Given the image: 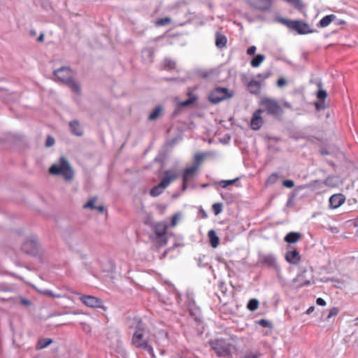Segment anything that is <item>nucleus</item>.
Returning a JSON list of instances; mask_svg holds the SVG:
<instances>
[{"label": "nucleus", "instance_id": "f257e3e1", "mask_svg": "<svg viewBox=\"0 0 358 358\" xmlns=\"http://www.w3.org/2000/svg\"><path fill=\"white\" fill-rule=\"evenodd\" d=\"M133 328L134 329L131 344L137 348L146 350L152 358H156L154 349L149 340L150 330L146 324L140 318H134Z\"/></svg>", "mask_w": 358, "mask_h": 358}, {"label": "nucleus", "instance_id": "f03ea898", "mask_svg": "<svg viewBox=\"0 0 358 358\" xmlns=\"http://www.w3.org/2000/svg\"><path fill=\"white\" fill-rule=\"evenodd\" d=\"M49 173L53 176H61L66 181H71L74 178V171L64 156H62L57 163L49 168Z\"/></svg>", "mask_w": 358, "mask_h": 358}, {"label": "nucleus", "instance_id": "7ed1b4c3", "mask_svg": "<svg viewBox=\"0 0 358 358\" xmlns=\"http://www.w3.org/2000/svg\"><path fill=\"white\" fill-rule=\"evenodd\" d=\"M54 74L59 81L67 85L73 92L80 94V85L72 79L73 72L69 68L62 67L55 70Z\"/></svg>", "mask_w": 358, "mask_h": 358}, {"label": "nucleus", "instance_id": "20e7f679", "mask_svg": "<svg viewBox=\"0 0 358 358\" xmlns=\"http://www.w3.org/2000/svg\"><path fill=\"white\" fill-rule=\"evenodd\" d=\"M277 21L286 26L290 30L296 31L299 35L307 34L313 32L308 24L302 20H292L283 17H278Z\"/></svg>", "mask_w": 358, "mask_h": 358}, {"label": "nucleus", "instance_id": "39448f33", "mask_svg": "<svg viewBox=\"0 0 358 358\" xmlns=\"http://www.w3.org/2000/svg\"><path fill=\"white\" fill-rule=\"evenodd\" d=\"M264 112L274 117H280L283 114V109L277 100L270 97H263L259 101Z\"/></svg>", "mask_w": 358, "mask_h": 358}, {"label": "nucleus", "instance_id": "423d86ee", "mask_svg": "<svg viewBox=\"0 0 358 358\" xmlns=\"http://www.w3.org/2000/svg\"><path fill=\"white\" fill-rule=\"evenodd\" d=\"M209 345L217 356H229L234 348L233 345L224 338H216L210 341Z\"/></svg>", "mask_w": 358, "mask_h": 358}, {"label": "nucleus", "instance_id": "0eeeda50", "mask_svg": "<svg viewBox=\"0 0 358 358\" xmlns=\"http://www.w3.org/2000/svg\"><path fill=\"white\" fill-rule=\"evenodd\" d=\"M234 96V92L226 87H218L214 89L208 95L210 103L216 104Z\"/></svg>", "mask_w": 358, "mask_h": 358}, {"label": "nucleus", "instance_id": "6e6552de", "mask_svg": "<svg viewBox=\"0 0 358 358\" xmlns=\"http://www.w3.org/2000/svg\"><path fill=\"white\" fill-rule=\"evenodd\" d=\"M168 225L164 222H158L154 226V232L157 236V244L159 247L167 243L166 233Z\"/></svg>", "mask_w": 358, "mask_h": 358}, {"label": "nucleus", "instance_id": "1a4fd4ad", "mask_svg": "<svg viewBox=\"0 0 358 358\" xmlns=\"http://www.w3.org/2000/svg\"><path fill=\"white\" fill-rule=\"evenodd\" d=\"M71 293L79 295L80 300L86 306L93 308H99L102 307V301L94 296L91 295H83L79 292L71 291Z\"/></svg>", "mask_w": 358, "mask_h": 358}, {"label": "nucleus", "instance_id": "9d476101", "mask_svg": "<svg viewBox=\"0 0 358 358\" xmlns=\"http://www.w3.org/2000/svg\"><path fill=\"white\" fill-rule=\"evenodd\" d=\"M199 169L198 164H194L190 167L185 169L182 173V190L185 191L190 182H192L196 175Z\"/></svg>", "mask_w": 358, "mask_h": 358}, {"label": "nucleus", "instance_id": "9b49d317", "mask_svg": "<svg viewBox=\"0 0 358 358\" xmlns=\"http://www.w3.org/2000/svg\"><path fill=\"white\" fill-rule=\"evenodd\" d=\"M263 113L264 110L262 108L257 109L253 112L249 124L251 129L257 131L263 126L264 123V120L262 117Z\"/></svg>", "mask_w": 358, "mask_h": 358}, {"label": "nucleus", "instance_id": "f8f14e48", "mask_svg": "<svg viewBox=\"0 0 358 358\" xmlns=\"http://www.w3.org/2000/svg\"><path fill=\"white\" fill-rule=\"evenodd\" d=\"M178 178V173L174 170H166L160 182L161 185L165 188L169 187L171 182L176 180Z\"/></svg>", "mask_w": 358, "mask_h": 358}, {"label": "nucleus", "instance_id": "ddd939ff", "mask_svg": "<svg viewBox=\"0 0 358 358\" xmlns=\"http://www.w3.org/2000/svg\"><path fill=\"white\" fill-rule=\"evenodd\" d=\"M345 196L343 194H334L329 198V208L336 209L345 202Z\"/></svg>", "mask_w": 358, "mask_h": 358}, {"label": "nucleus", "instance_id": "4468645a", "mask_svg": "<svg viewBox=\"0 0 358 358\" xmlns=\"http://www.w3.org/2000/svg\"><path fill=\"white\" fill-rule=\"evenodd\" d=\"M243 82L247 85L248 91L251 94H258L260 92V89L262 87L260 82L255 80H251L250 81L247 82L246 77L243 79Z\"/></svg>", "mask_w": 358, "mask_h": 358}, {"label": "nucleus", "instance_id": "2eb2a0df", "mask_svg": "<svg viewBox=\"0 0 358 358\" xmlns=\"http://www.w3.org/2000/svg\"><path fill=\"white\" fill-rule=\"evenodd\" d=\"M285 259L291 264L298 265L301 261V255L296 250L287 251L285 254Z\"/></svg>", "mask_w": 358, "mask_h": 358}, {"label": "nucleus", "instance_id": "dca6fc26", "mask_svg": "<svg viewBox=\"0 0 358 358\" xmlns=\"http://www.w3.org/2000/svg\"><path fill=\"white\" fill-rule=\"evenodd\" d=\"M273 3V0H257L252 6L261 11H268L271 9Z\"/></svg>", "mask_w": 358, "mask_h": 358}, {"label": "nucleus", "instance_id": "f3484780", "mask_svg": "<svg viewBox=\"0 0 358 358\" xmlns=\"http://www.w3.org/2000/svg\"><path fill=\"white\" fill-rule=\"evenodd\" d=\"M22 250L27 254L34 255L37 252V245L36 243L34 241H25L22 246Z\"/></svg>", "mask_w": 358, "mask_h": 358}, {"label": "nucleus", "instance_id": "a211bd4d", "mask_svg": "<svg viewBox=\"0 0 358 358\" xmlns=\"http://www.w3.org/2000/svg\"><path fill=\"white\" fill-rule=\"evenodd\" d=\"M97 201V196H93L90 198L88 201L83 206L84 208H89L91 210L96 209L100 213H103L104 211V206H96L94 204L96 201Z\"/></svg>", "mask_w": 358, "mask_h": 358}, {"label": "nucleus", "instance_id": "6ab92c4d", "mask_svg": "<svg viewBox=\"0 0 358 358\" xmlns=\"http://www.w3.org/2000/svg\"><path fill=\"white\" fill-rule=\"evenodd\" d=\"M208 237L209 238L211 247L213 248H217L220 244V238L217 235L215 231L213 229L210 230L208 232Z\"/></svg>", "mask_w": 358, "mask_h": 358}, {"label": "nucleus", "instance_id": "aec40b11", "mask_svg": "<svg viewBox=\"0 0 358 358\" xmlns=\"http://www.w3.org/2000/svg\"><path fill=\"white\" fill-rule=\"evenodd\" d=\"M301 238V234L298 232H289L284 238V241L289 243H295Z\"/></svg>", "mask_w": 358, "mask_h": 358}, {"label": "nucleus", "instance_id": "412c9836", "mask_svg": "<svg viewBox=\"0 0 358 358\" xmlns=\"http://www.w3.org/2000/svg\"><path fill=\"white\" fill-rule=\"evenodd\" d=\"M227 42V37L220 34L216 33L215 34V45L218 48H223L226 46Z\"/></svg>", "mask_w": 358, "mask_h": 358}, {"label": "nucleus", "instance_id": "4be33fe9", "mask_svg": "<svg viewBox=\"0 0 358 358\" xmlns=\"http://www.w3.org/2000/svg\"><path fill=\"white\" fill-rule=\"evenodd\" d=\"M69 127L71 128V132L76 135L80 136L83 135V132L80 126L79 122L77 120L72 121L69 123Z\"/></svg>", "mask_w": 358, "mask_h": 358}, {"label": "nucleus", "instance_id": "5701e85b", "mask_svg": "<svg viewBox=\"0 0 358 358\" xmlns=\"http://www.w3.org/2000/svg\"><path fill=\"white\" fill-rule=\"evenodd\" d=\"M336 18V16L333 14L326 15L320 20L319 22V26L321 27H326L329 26L331 24V22L335 20Z\"/></svg>", "mask_w": 358, "mask_h": 358}, {"label": "nucleus", "instance_id": "b1692460", "mask_svg": "<svg viewBox=\"0 0 358 358\" xmlns=\"http://www.w3.org/2000/svg\"><path fill=\"white\" fill-rule=\"evenodd\" d=\"M53 342L52 338H41L39 339L37 342L36 348V350H42L46 347H48L49 345H50Z\"/></svg>", "mask_w": 358, "mask_h": 358}, {"label": "nucleus", "instance_id": "393cba45", "mask_svg": "<svg viewBox=\"0 0 358 358\" xmlns=\"http://www.w3.org/2000/svg\"><path fill=\"white\" fill-rule=\"evenodd\" d=\"M166 188L164 186L161 185V183L159 182L157 185L154 186L150 191V196L153 197H156L159 196L161 194L163 193Z\"/></svg>", "mask_w": 358, "mask_h": 358}, {"label": "nucleus", "instance_id": "a878e982", "mask_svg": "<svg viewBox=\"0 0 358 358\" xmlns=\"http://www.w3.org/2000/svg\"><path fill=\"white\" fill-rule=\"evenodd\" d=\"M265 57L264 55L259 54L256 55L252 60H251V66L252 67H258L264 60Z\"/></svg>", "mask_w": 358, "mask_h": 358}, {"label": "nucleus", "instance_id": "bb28decb", "mask_svg": "<svg viewBox=\"0 0 358 358\" xmlns=\"http://www.w3.org/2000/svg\"><path fill=\"white\" fill-rule=\"evenodd\" d=\"M176 64L175 62L170 59H164L163 62V69L166 70H172L176 69Z\"/></svg>", "mask_w": 358, "mask_h": 358}, {"label": "nucleus", "instance_id": "cd10ccee", "mask_svg": "<svg viewBox=\"0 0 358 358\" xmlns=\"http://www.w3.org/2000/svg\"><path fill=\"white\" fill-rule=\"evenodd\" d=\"M162 111V108L161 106L156 107L154 110L149 115V120H154L159 117L161 115V113Z\"/></svg>", "mask_w": 358, "mask_h": 358}, {"label": "nucleus", "instance_id": "c85d7f7f", "mask_svg": "<svg viewBox=\"0 0 358 358\" xmlns=\"http://www.w3.org/2000/svg\"><path fill=\"white\" fill-rule=\"evenodd\" d=\"M259 306V301L256 299H250L247 305V308L251 310L254 311L256 310L258 308Z\"/></svg>", "mask_w": 358, "mask_h": 358}, {"label": "nucleus", "instance_id": "c756f323", "mask_svg": "<svg viewBox=\"0 0 358 358\" xmlns=\"http://www.w3.org/2000/svg\"><path fill=\"white\" fill-rule=\"evenodd\" d=\"M278 179V176L277 173H272L271 175H270L266 181V185H273L275 184L277 180Z\"/></svg>", "mask_w": 358, "mask_h": 358}, {"label": "nucleus", "instance_id": "7c9ffc66", "mask_svg": "<svg viewBox=\"0 0 358 358\" xmlns=\"http://www.w3.org/2000/svg\"><path fill=\"white\" fill-rule=\"evenodd\" d=\"M212 210L215 215H219L222 210V204L221 203H215L212 206Z\"/></svg>", "mask_w": 358, "mask_h": 358}, {"label": "nucleus", "instance_id": "2f4dec72", "mask_svg": "<svg viewBox=\"0 0 358 358\" xmlns=\"http://www.w3.org/2000/svg\"><path fill=\"white\" fill-rule=\"evenodd\" d=\"M44 295L52 297V298H64L66 297L65 295L59 294H54L52 291L46 289L42 292Z\"/></svg>", "mask_w": 358, "mask_h": 358}, {"label": "nucleus", "instance_id": "473e14b6", "mask_svg": "<svg viewBox=\"0 0 358 358\" xmlns=\"http://www.w3.org/2000/svg\"><path fill=\"white\" fill-rule=\"evenodd\" d=\"M171 22V19L169 17H164L159 19L156 21V25L158 27L165 26Z\"/></svg>", "mask_w": 358, "mask_h": 358}, {"label": "nucleus", "instance_id": "72a5a7b5", "mask_svg": "<svg viewBox=\"0 0 358 358\" xmlns=\"http://www.w3.org/2000/svg\"><path fill=\"white\" fill-rule=\"evenodd\" d=\"M236 180H238V178L234 180H222L220 182V185L222 188H226L227 186L234 184Z\"/></svg>", "mask_w": 358, "mask_h": 358}, {"label": "nucleus", "instance_id": "f704fd0d", "mask_svg": "<svg viewBox=\"0 0 358 358\" xmlns=\"http://www.w3.org/2000/svg\"><path fill=\"white\" fill-rule=\"evenodd\" d=\"M196 97H195V96L190 97L188 99L181 102L180 106H189V105L194 103L196 101Z\"/></svg>", "mask_w": 358, "mask_h": 358}, {"label": "nucleus", "instance_id": "c9c22d12", "mask_svg": "<svg viewBox=\"0 0 358 358\" xmlns=\"http://www.w3.org/2000/svg\"><path fill=\"white\" fill-rule=\"evenodd\" d=\"M317 97L320 100H324L327 97V93L325 90L321 89L317 92Z\"/></svg>", "mask_w": 358, "mask_h": 358}, {"label": "nucleus", "instance_id": "e433bc0d", "mask_svg": "<svg viewBox=\"0 0 358 358\" xmlns=\"http://www.w3.org/2000/svg\"><path fill=\"white\" fill-rule=\"evenodd\" d=\"M338 312H339V310H338V308H336V307L332 308L329 310V315L327 316V319H329V318H331L333 316L337 315Z\"/></svg>", "mask_w": 358, "mask_h": 358}, {"label": "nucleus", "instance_id": "4c0bfd02", "mask_svg": "<svg viewBox=\"0 0 358 358\" xmlns=\"http://www.w3.org/2000/svg\"><path fill=\"white\" fill-rule=\"evenodd\" d=\"M282 185L287 188H292L294 186V182L292 180H285L282 182Z\"/></svg>", "mask_w": 358, "mask_h": 358}, {"label": "nucleus", "instance_id": "58836bf2", "mask_svg": "<svg viewBox=\"0 0 358 358\" xmlns=\"http://www.w3.org/2000/svg\"><path fill=\"white\" fill-rule=\"evenodd\" d=\"M55 138L50 136H48L46 139L45 145L47 147L52 146L55 144Z\"/></svg>", "mask_w": 358, "mask_h": 358}, {"label": "nucleus", "instance_id": "ea45409f", "mask_svg": "<svg viewBox=\"0 0 358 358\" xmlns=\"http://www.w3.org/2000/svg\"><path fill=\"white\" fill-rule=\"evenodd\" d=\"M179 219V215L176 214L171 218V227H176L178 224V220Z\"/></svg>", "mask_w": 358, "mask_h": 358}, {"label": "nucleus", "instance_id": "a19ab883", "mask_svg": "<svg viewBox=\"0 0 358 358\" xmlns=\"http://www.w3.org/2000/svg\"><path fill=\"white\" fill-rule=\"evenodd\" d=\"M264 262H266L269 265H273L275 260L274 258L271 256H268L264 257Z\"/></svg>", "mask_w": 358, "mask_h": 358}, {"label": "nucleus", "instance_id": "79ce46f5", "mask_svg": "<svg viewBox=\"0 0 358 358\" xmlns=\"http://www.w3.org/2000/svg\"><path fill=\"white\" fill-rule=\"evenodd\" d=\"M260 354L250 352L248 353L244 358H260Z\"/></svg>", "mask_w": 358, "mask_h": 358}, {"label": "nucleus", "instance_id": "37998d69", "mask_svg": "<svg viewBox=\"0 0 358 358\" xmlns=\"http://www.w3.org/2000/svg\"><path fill=\"white\" fill-rule=\"evenodd\" d=\"M278 87H281L286 85V80L283 78H280L277 81Z\"/></svg>", "mask_w": 358, "mask_h": 358}, {"label": "nucleus", "instance_id": "c03bdc74", "mask_svg": "<svg viewBox=\"0 0 358 358\" xmlns=\"http://www.w3.org/2000/svg\"><path fill=\"white\" fill-rule=\"evenodd\" d=\"M256 51V47L255 46H250L247 50V54L249 55H254Z\"/></svg>", "mask_w": 358, "mask_h": 358}, {"label": "nucleus", "instance_id": "a18cd8bd", "mask_svg": "<svg viewBox=\"0 0 358 358\" xmlns=\"http://www.w3.org/2000/svg\"><path fill=\"white\" fill-rule=\"evenodd\" d=\"M316 303L319 306H326V301L322 298H317L316 300Z\"/></svg>", "mask_w": 358, "mask_h": 358}, {"label": "nucleus", "instance_id": "49530a36", "mask_svg": "<svg viewBox=\"0 0 358 358\" xmlns=\"http://www.w3.org/2000/svg\"><path fill=\"white\" fill-rule=\"evenodd\" d=\"M259 324L264 327H266L268 326V322L263 319L259 321Z\"/></svg>", "mask_w": 358, "mask_h": 358}, {"label": "nucleus", "instance_id": "de8ad7c7", "mask_svg": "<svg viewBox=\"0 0 358 358\" xmlns=\"http://www.w3.org/2000/svg\"><path fill=\"white\" fill-rule=\"evenodd\" d=\"M21 303L25 306H29L30 305V301L28 300V299H24V298H22L21 300H20Z\"/></svg>", "mask_w": 358, "mask_h": 358}, {"label": "nucleus", "instance_id": "09e8293b", "mask_svg": "<svg viewBox=\"0 0 358 358\" xmlns=\"http://www.w3.org/2000/svg\"><path fill=\"white\" fill-rule=\"evenodd\" d=\"M314 310H315V307L314 306H310L306 310V314L310 315V313H312L314 311Z\"/></svg>", "mask_w": 358, "mask_h": 358}, {"label": "nucleus", "instance_id": "8fccbe9b", "mask_svg": "<svg viewBox=\"0 0 358 358\" xmlns=\"http://www.w3.org/2000/svg\"><path fill=\"white\" fill-rule=\"evenodd\" d=\"M43 39H44V34H41L38 36V38L37 41H39V42H42V41H43Z\"/></svg>", "mask_w": 358, "mask_h": 358}, {"label": "nucleus", "instance_id": "3c124183", "mask_svg": "<svg viewBox=\"0 0 358 358\" xmlns=\"http://www.w3.org/2000/svg\"><path fill=\"white\" fill-rule=\"evenodd\" d=\"M283 105L285 107L288 108H290L292 107L291 104L287 102H285Z\"/></svg>", "mask_w": 358, "mask_h": 358}, {"label": "nucleus", "instance_id": "603ef678", "mask_svg": "<svg viewBox=\"0 0 358 358\" xmlns=\"http://www.w3.org/2000/svg\"><path fill=\"white\" fill-rule=\"evenodd\" d=\"M195 158L197 161H199L202 159V156L200 155H196Z\"/></svg>", "mask_w": 358, "mask_h": 358}, {"label": "nucleus", "instance_id": "864d4df0", "mask_svg": "<svg viewBox=\"0 0 358 358\" xmlns=\"http://www.w3.org/2000/svg\"><path fill=\"white\" fill-rule=\"evenodd\" d=\"M302 285H310V280H306L301 283Z\"/></svg>", "mask_w": 358, "mask_h": 358}, {"label": "nucleus", "instance_id": "5fc2aeb1", "mask_svg": "<svg viewBox=\"0 0 358 358\" xmlns=\"http://www.w3.org/2000/svg\"><path fill=\"white\" fill-rule=\"evenodd\" d=\"M315 106H316V108H320V106H319V104H318V103H316V104H315Z\"/></svg>", "mask_w": 358, "mask_h": 358}, {"label": "nucleus", "instance_id": "6e6d98bb", "mask_svg": "<svg viewBox=\"0 0 358 358\" xmlns=\"http://www.w3.org/2000/svg\"><path fill=\"white\" fill-rule=\"evenodd\" d=\"M301 275H299L298 276V280H301Z\"/></svg>", "mask_w": 358, "mask_h": 358}, {"label": "nucleus", "instance_id": "4d7b16f0", "mask_svg": "<svg viewBox=\"0 0 358 358\" xmlns=\"http://www.w3.org/2000/svg\"><path fill=\"white\" fill-rule=\"evenodd\" d=\"M357 319H358V317H357Z\"/></svg>", "mask_w": 358, "mask_h": 358}]
</instances>
